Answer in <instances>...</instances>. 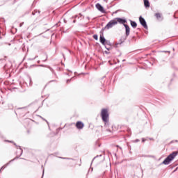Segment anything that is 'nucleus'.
<instances>
[{
    "mask_svg": "<svg viewBox=\"0 0 178 178\" xmlns=\"http://www.w3.org/2000/svg\"><path fill=\"white\" fill-rule=\"evenodd\" d=\"M176 156H177V152H173L165 159V160L162 163L163 165H169V163H170V161H173L175 158H176Z\"/></svg>",
    "mask_w": 178,
    "mask_h": 178,
    "instance_id": "nucleus-1",
    "label": "nucleus"
},
{
    "mask_svg": "<svg viewBox=\"0 0 178 178\" xmlns=\"http://www.w3.org/2000/svg\"><path fill=\"white\" fill-rule=\"evenodd\" d=\"M101 116L104 123H108V122H109V113H108V109L106 108L102 109Z\"/></svg>",
    "mask_w": 178,
    "mask_h": 178,
    "instance_id": "nucleus-2",
    "label": "nucleus"
},
{
    "mask_svg": "<svg viewBox=\"0 0 178 178\" xmlns=\"http://www.w3.org/2000/svg\"><path fill=\"white\" fill-rule=\"evenodd\" d=\"M116 24H118V21L116 19V18H115L113 20H111L104 27V29H106V30H109V29H112V27H113V26H116Z\"/></svg>",
    "mask_w": 178,
    "mask_h": 178,
    "instance_id": "nucleus-3",
    "label": "nucleus"
},
{
    "mask_svg": "<svg viewBox=\"0 0 178 178\" xmlns=\"http://www.w3.org/2000/svg\"><path fill=\"white\" fill-rule=\"evenodd\" d=\"M139 21L140 24L144 27V29H148V26L147 25V22H145V19L143 18V17L140 16L139 17Z\"/></svg>",
    "mask_w": 178,
    "mask_h": 178,
    "instance_id": "nucleus-4",
    "label": "nucleus"
},
{
    "mask_svg": "<svg viewBox=\"0 0 178 178\" xmlns=\"http://www.w3.org/2000/svg\"><path fill=\"white\" fill-rule=\"evenodd\" d=\"M96 8L102 13H106L105 9H104V7L102 6H101V4L99 3H97L96 4Z\"/></svg>",
    "mask_w": 178,
    "mask_h": 178,
    "instance_id": "nucleus-5",
    "label": "nucleus"
},
{
    "mask_svg": "<svg viewBox=\"0 0 178 178\" xmlns=\"http://www.w3.org/2000/svg\"><path fill=\"white\" fill-rule=\"evenodd\" d=\"M116 20H117V23H120V24H123V26L126 24L125 23H127V20H126L125 19H123L122 18L117 17Z\"/></svg>",
    "mask_w": 178,
    "mask_h": 178,
    "instance_id": "nucleus-6",
    "label": "nucleus"
},
{
    "mask_svg": "<svg viewBox=\"0 0 178 178\" xmlns=\"http://www.w3.org/2000/svg\"><path fill=\"white\" fill-rule=\"evenodd\" d=\"M76 129H79V130H81L83 127H84V124L81 122V121H78L76 124Z\"/></svg>",
    "mask_w": 178,
    "mask_h": 178,
    "instance_id": "nucleus-7",
    "label": "nucleus"
},
{
    "mask_svg": "<svg viewBox=\"0 0 178 178\" xmlns=\"http://www.w3.org/2000/svg\"><path fill=\"white\" fill-rule=\"evenodd\" d=\"M124 26L125 27L126 35L127 37H129V35H130V26L127 24H124Z\"/></svg>",
    "mask_w": 178,
    "mask_h": 178,
    "instance_id": "nucleus-8",
    "label": "nucleus"
},
{
    "mask_svg": "<svg viewBox=\"0 0 178 178\" xmlns=\"http://www.w3.org/2000/svg\"><path fill=\"white\" fill-rule=\"evenodd\" d=\"M99 41L102 45H105V42H106V39L104 37V35H101L99 38Z\"/></svg>",
    "mask_w": 178,
    "mask_h": 178,
    "instance_id": "nucleus-9",
    "label": "nucleus"
},
{
    "mask_svg": "<svg viewBox=\"0 0 178 178\" xmlns=\"http://www.w3.org/2000/svg\"><path fill=\"white\" fill-rule=\"evenodd\" d=\"M130 23H131V27H133V29H136L137 27V22L132 21V20H129Z\"/></svg>",
    "mask_w": 178,
    "mask_h": 178,
    "instance_id": "nucleus-10",
    "label": "nucleus"
},
{
    "mask_svg": "<svg viewBox=\"0 0 178 178\" xmlns=\"http://www.w3.org/2000/svg\"><path fill=\"white\" fill-rule=\"evenodd\" d=\"M155 17H156L157 20H162V16L161 15V13H156Z\"/></svg>",
    "mask_w": 178,
    "mask_h": 178,
    "instance_id": "nucleus-11",
    "label": "nucleus"
},
{
    "mask_svg": "<svg viewBox=\"0 0 178 178\" xmlns=\"http://www.w3.org/2000/svg\"><path fill=\"white\" fill-rule=\"evenodd\" d=\"M144 1V5L145 8H149V1L148 0H143Z\"/></svg>",
    "mask_w": 178,
    "mask_h": 178,
    "instance_id": "nucleus-12",
    "label": "nucleus"
},
{
    "mask_svg": "<svg viewBox=\"0 0 178 178\" xmlns=\"http://www.w3.org/2000/svg\"><path fill=\"white\" fill-rule=\"evenodd\" d=\"M121 44H123V42L122 40H120V42H116L115 45L116 48H118V45H120Z\"/></svg>",
    "mask_w": 178,
    "mask_h": 178,
    "instance_id": "nucleus-13",
    "label": "nucleus"
},
{
    "mask_svg": "<svg viewBox=\"0 0 178 178\" xmlns=\"http://www.w3.org/2000/svg\"><path fill=\"white\" fill-rule=\"evenodd\" d=\"M93 38L96 40V41L98 40V35L97 34L93 35Z\"/></svg>",
    "mask_w": 178,
    "mask_h": 178,
    "instance_id": "nucleus-14",
    "label": "nucleus"
},
{
    "mask_svg": "<svg viewBox=\"0 0 178 178\" xmlns=\"http://www.w3.org/2000/svg\"><path fill=\"white\" fill-rule=\"evenodd\" d=\"M111 45V42L109 40H106L105 45Z\"/></svg>",
    "mask_w": 178,
    "mask_h": 178,
    "instance_id": "nucleus-15",
    "label": "nucleus"
},
{
    "mask_svg": "<svg viewBox=\"0 0 178 178\" xmlns=\"http://www.w3.org/2000/svg\"><path fill=\"white\" fill-rule=\"evenodd\" d=\"M6 168V167L5 165L2 166L1 168L0 169V172H1V170H3V169H5Z\"/></svg>",
    "mask_w": 178,
    "mask_h": 178,
    "instance_id": "nucleus-16",
    "label": "nucleus"
},
{
    "mask_svg": "<svg viewBox=\"0 0 178 178\" xmlns=\"http://www.w3.org/2000/svg\"><path fill=\"white\" fill-rule=\"evenodd\" d=\"M19 151L21 152V155H22V154H23V150L22 149V148H20V146H19Z\"/></svg>",
    "mask_w": 178,
    "mask_h": 178,
    "instance_id": "nucleus-17",
    "label": "nucleus"
},
{
    "mask_svg": "<svg viewBox=\"0 0 178 178\" xmlns=\"http://www.w3.org/2000/svg\"><path fill=\"white\" fill-rule=\"evenodd\" d=\"M49 69H50L51 72H54V69H52V67H49Z\"/></svg>",
    "mask_w": 178,
    "mask_h": 178,
    "instance_id": "nucleus-18",
    "label": "nucleus"
},
{
    "mask_svg": "<svg viewBox=\"0 0 178 178\" xmlns=\"http://www.w3.org/2000/svg\"><path fill=\"white\" fill-rule=\"evenodd\" d=\"M23 24H24V23H21V24H19V27H22V26H23Z\"/></svg>",
    "mask_w": 178,
    "mask_h": 178,
    "instance_id": "nucleus-19",
    "label": "nucleus"
},
{
    "mask_svg": "<svg viewBox=\"0 0 178 178\" xmlns=\"http://www.w3.org/2000/svg\"><path fill=\"white\" fill-rule=\"evenodd\" d=\"M70 80H72V79L67 80V83H70Z\"/></svg>",
    "mask_w": 178,
    "mask_h": 178,
    "instance_id": "nucleus-20",
    "label": "nucleus"
},
{
    "mask_svg": "<svg viewBox=\"0 0 178 178\" xmlns=\"http://www.w3.org/2000/svg\"><path fill=\"white\" fill-rule=\"evenodd\" d=\"M142 141L143 143H144V141H145V139L143 138Z\"/></svg>",
    "mask_w": 178,
    "mask_h": 178,
    "instance_id": "nucleus-21",
    "label": "nucleus"
},
{
    "mask_svg": "<svg viewBox=\"0 0 178 178\" xmlns=\"http://www.w3.org/2000/svg\"><path fill=\"white\" fill-rule=\"evenodd\" d=\"M106 48L107 49L108 51H109V48H108V47H106Z\"/></svg>",
    "mask_w": 178,
    "mask_h": 178,
    "instance_id": "nucleus-22",
    "label": "nucleus"
},
{
    "mask_svg": "<svg viewBox=\"0 0 178 178\" xmlns=\"http://www.w3.org/2000/svg\"><path fill=\"white\" fill-rule=\"evenodd\" d=\"M45 120V122H47L48 123V122L46 120Z\"/></svg>",
    "mask_w": 178,
    "mask_h": 178,
    "instance_id": "nucleus-23",
    "label": "nucleus"
},
{
    "mask_svg": "<svg viewBox=\"0 0 178 178\" xmlns=\"http://www.w3.org/2000/svg\"><path fill=\"white\" fill-rule=\"evenodd\" d=\"M14 145H16V143H14Z\"/></svg>",
    "mask_w": 178,
    "mask_h": 178,
    "instance_id": "nucleus-24",
    "label": "nucleus"
}]
</instances>
